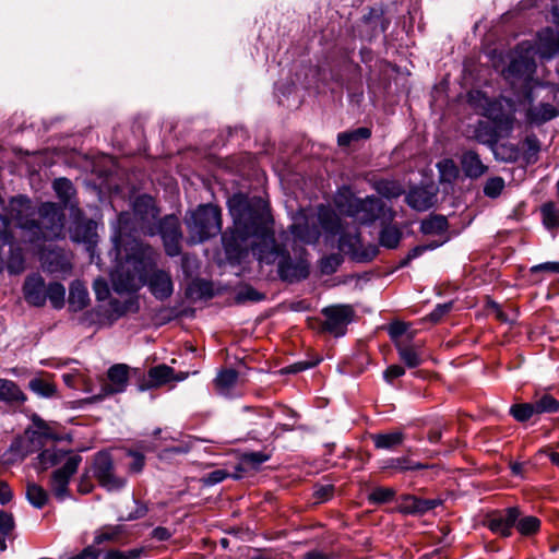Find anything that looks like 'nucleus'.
Instances as JSON below:
<instances>
[{
	"label": "nucleus",
	"instance_id": "nucleus-1",
	"mask_svg": "<svg viewBox=\"0 0 559 559\" xmlns=\"http://www.w3.org/2000/svg\"><path fill=\"white\" fill-rule=\"evenodd\" d=\"M227 206L234 221L233 229L222 234L227 252L239 250L245 241L254 238L258 242L252 247L253 254L262 263L276 264L282 281L296 283L309 276L307 250L296 246L292 257L276 243L270 207L262 198L235 193L228 199Z\"/></svg>",
	"mask_w": 559,
	"mask_h": 559
},
{
	"label": "nucleus",
	"instance_id": "nucleus-2",
	"mask_svg": "<svg viewBox=\"0 0 559 559\" xmlns=\"http://www.w3.org/2000/svg\"><path fill=\"white\" fill-rule=\"evenodd\" d=\"M115 247L121 261L111 274L112 286L117 293L135 292L147 283L151 293L159 300L173 294L174 285L170 275L162 270L153 271L157 252L138 239L122 243L115 239Z\"/></svg>",
	"mask_w": 559,
	"mask_h": 559
},
{
	"label": "nucleus",
	"instance_id": "nucleus-3",
	"mask_svg": "<svg viewBox=\"0 0 559 559\" xmlns=\"http://www.w3.org/2000/svg\"><path fill=\"white\" fill-rule=\"evenodd\" d=\"M9 215L25 242L40 246L64 237L66 216L56 203L46 202L35 210L28 198L19 195L11 199Z\"/></svg>",
	"mask_w": 559,
	"mask_h": 559
},
{
	"label": "nucleus",
	"instance_id": "nucleus-4",
	"mask_svg": "<svg viewBox=\"0 0 559 559\" xmlns=\"http://www.w3.org/2000/svg\"><path fill=\"white\" fill-rule=\"evenodd\" d=\"M38 465L41 469L56 468L50 477L49 487L53 496L62 501L69 497V484L72 476L78 472L82 456L71 450L50 447L43 450L38 456Z\"/></svg>",
	"mask_w": 559,
	"mask_h": 559
},
{
	"label": "nucleus",
	"instance_id": "nucleus-5",
	"mask_svg": "<svg viewBox=\"0 0 559 559\" xmlns=\"http://www.w3.org/2000/svg\"><path fill=\"white\" fill-rule=\"evenodd\" d=\"M469 105L500 130L509 133L515 121V104L507 97L490 98L481 91L468 93Z\"/></svg>",
	"mask_w": 559,
	"mask_h": 559
},
{
	"label": "nucleus",
	"instance_id": "nucleus-6",
	"mask_svg": "<svg viewBox=\"0 0 559 559\" xmlns=\"http://www.w3.org/2000/svg\"><path fill=\"white\" fill-rule=\"evenodd\" d=\"M335 203L343 213L364 225H370L377 219L385 218L386 212H389L388 219L393 217L391 211H386L384 203L373 195L364 199L352 194L340 195Z\"/></svg>",
	"mask_w": 559,
	"mask_h": 559
},
{
	"label": "nucleus",
	"instance_id": "nucleus-7",
	"mask_svg": "<svg viewBox=\"0 0 559 559\" xmlns=\"http://www.w3.org/2000/svg\"><path fill=\"white\" fill-rule=\"evenodd\" d=\"M193 242H203L222 231V211L217 205L201 204L186 217Z\"/></svg>",
	"mask_w": 559,
	"mask_h": 559
},
{
	"label": "nucleus",
	"instance_id": "nucleus-8",
	"mask_svg": "<svg viewBox=\"0 0 559 559\" xmlns=\"http://www.w3.org/2000/svg\"><path fill=\"white\" fill-rule=\"evenodd\" d=\"M32 421L33 426L25 430L24 436L14 440L11 444V450L15 451L21 459L39 451L46 445L48 440H63V438L53 432L49 425L39 416L33 415Z\"/></svg>",
	"mask_w": 559,
	"mask_h": 559
},
{
	"label": "nucleus",
	"instance_id": "nucleus-9",
	"mask_svg": "<svg viewBox=\"0 0 559 559\" xmlns=\"http://www.w3.org/2000/svg\"><path fill=\"white\" fill-rule=\"evenodd\" d=\"M142 231L147 236L159 235L167 255L177 257L180 254L182 231L179 218L176 215H166L153 225L143 226Z\"/></svg>",
	"mask_w": 559,
	"mask_h": 559
},
{
	"label": "nucleus",
	"instance_id": "nucleus-10",
	"mask_svg": "<svg viewBox=\"0 0 559 559\" xmlns=\"http://www.w3.org/2000/svg\"><path fill=\"white\" fill-rule=\"evenodd\" d=\"M324 321L322 330L335 337L346 334L348 324L354 320L355 310L350 305H333L321 310Z\"/></svg>",
	"mask_w": 559,
	"mask_h": 559
},
{
	"label": "nucleus",
	"instance_id": "nucleus-11",
	"mask_svg": "<svg viewBox=\"0 0 559 559\" xmlns=\"http://www.w3.org/2000/svg\"><path fill=\"white\" fill-rule=\"evenodd\" d=\"M521 511L518 507H509L488 512L484 519V525L493 534L508 538L512 535Z\"/></svg>",
	"mask_w": 559,
	"mask_h": 559
},
{
	"label": "nucleus",
	"instance_id": "nucleus-12",
	"mask_svg": "<svg viewBox=\"0 0 559 559\" xmlns=\"http://www.w3.org/2000/svg\"><path fill=\"white\" fill-rule=\"evenodd\" d=\"M338 248L341 251L349 254L354 260L358 262L371 261L378 254V248L374 246H369L366 249H361L360 235L356 227L352 230L341 233L338 239Z\"/></svg>",
	"mask_w": 559,
	"mask_h": 559
},
{
	"label": "nucleus",
	"instance_id": "nucleus-13",
	"mask_svg": "<svg viewBox=\"0 0 559 559\" xmlns=\"http://www.w3.org/2000/svg\"><path fill=\"white\" fill-rule=\"evenodd\" d=\"M94 475L107 490H119L127 484L126 478L114 473V463L108 453L100 452L95 456Z\"/></svg>",
	"mask_w": 559,
	"mask_h": 559
},
{
	"label": "nucleus",
	"instance_id": "nucleus-14",
	"mask_svg": "<svg viewBox=\"0 0 559 559\" xmlns=\"http://www.w3.org/2000/svg\"><path fill=\"white\" fill-rule=\"evenodd\" d=\"M535 96L533 88H530L524 96L527 104L525 112L526 121L531 124L540 126L559 116V109L550 103L534 104Z\"/></svg>",
	"mask_w": 559,
	"mask_h": 559
},
{
	"label": "nucleus",
	"instance_id": "nucleus-15",
	"mask_svg": "<svg viewBox=\"0 0 559 559\" xmlns=\"http://www.w3.org/2000/svg\"><path fill=\"white\" fill-rule=\"evenodd\" d=\"M441 504V499H423L414 495H402L397 499L396 510L405 515L419 516Z\"/></svg>",
	"mask_w": 559,
	"mask_h": 559
},
{
	"label": "nucleus",
	"instance_id": "nucleus-16",
	"mask_svg": "<svg viewBox=\"0 0 559 559\" xmlns=\"http://www.w3.org/2000/svg\"><path fill=\"white\" fill-rule=\"evenodd\" d=\"M406 203L416 211H427L437 202V190L433 187H415L409 190Z\"/></svg>",
	"mask_w": 559,
	"mask_h": 559
},
{
	"label": "nucleus",
	"instance_id": "nucleus-17",
	"mask_svg": "<svg viewBox=\"0 0 559 559\" xmlns=\"http://www.w3.org/2000/svg\"><path fill=\"white\" fill-rule=\"evenodd\" d=\"M46 288L45 281L40 275L27 276L23 285L25 300L35 307L44 306L47 300Z\"/></svg>",
	"mask_w": 559,
	"mask_h": 559
},
{
	"label": "nucleus",
	"instance_id": "nucleus-18",
	"mask_svg": "<svg viewBox=\"0 0 559 559\" xmlns=\"http://www.w3.org/2000/svg\"><path fill=\"white\" fill-rule=\"evenodd\" d=\"M537 53L543 59H551L559 53V32L546 27L537 34Z\"/></svg>",
	"mask_w": 559,
	"mask_h": 559
},
{
	"label": "nucleus",
	"instance_id": "nucleus-19",
	"mask_svg": "<svg viewBox=\"0 0 559 559\" xmlns=\"http://www.w3.org/2000/svg\"><path fill=\"white\" fill-rule=\"evenodd\" d=\"M134 215L142 222L143 226L153 225L159 214V210L155 205V201L147 194L139 195L133 202Z\"/></svg>",
	"mask_w": 559,
	"mask_h": 559
},
{
	"label": "nucleus",
	"instance_id": "nucleus-20",
	"mask_svg": "<svg viewBox=\"0 0 559 559\" xmlns=\"http://www.w3.org/2000/svg\"><path fill=\"white\" fill-rule=\"evenodd\" d=\"M460 162L464 175L469 179H478L488 170V166L481 162L478 153L473 150L463 152Z\"/></svg>",
	"mask_w": 559,
	"mask_h": 559
},
{
	"label": "nucleus",
	"instance_id": "nucleus-21",
	"mask_svg": "<svg viewBox=\"0 0 559 559\" xmlns=\"http://www.w3.org/2000/svg\"><path fill=\"white\" fill-rule=\"evenodd\" d=\"M109 384L104 388L106 393L116 394L126 390L129 381V367L124 364H116L107 371Z\"/></svg>",
	"mask_w": 559,
	"mask_h": 559
},
{
	"label": "nucleus",
	"instance_id": "nucleus-22",
	"mask_svg": "<svg viewBox=\"0 0 559 559\" xmlns=\"http://www.w3.org/2000/svg\"><path fill=\"white\" fill-rule=\"evenodd\" d=\"M95 226L92 221L75 217L73 225L70 227V238L74 242L92 245L95 242Z\"/></svg>",
	"mask_w": 559,
	"mask_h": 559
},
{
	"label": "nucleus",
	"instance_id": "nucleus-23",
	"mask_svg": "<svg viewBox=\"0 0 559 559\" xmlns=\"http://www.w3.org/2000/svg\"><path fill=\"white\" fill-rule=\"evenodd\" d=\"M52 188L64 207H69L72 212L76 210L78 214L81 215V211L78 209V202L73 200L75 197V188L69 179L63 177L55 179Z\"/></svg>",
	"mask_w": 559,
	"mask_h": 559
},
{
	"label": "nucleus",
	"instance_id": "nucleus-24",
	"mask_svg": "<svg viewBox=\"0 0 559 559\" xmlns=\"http://www.w3.org/2000/svg\"><path fill=\"white\" fill-rule=\"evenodd\" d=\"M239 374L235 369H224L214 379L216 392L224 397H234V390L238 383Z\"/></svg>",
	"mask_w": 559,
	"mask_h": 559
},
{
	"label": "nucleus",
	"instance_id": "nucleus-25",
	"mask_svg": "<svg viewBox=\"0 0 559 559\" xmlns=\"http://www.w3.org/2000/svg\"><path fill=\"white\" fill-rule=\"evenodd\" d=\"M174 369L167 365H158L152 367L147 372V379L140 384V390L144 391L152 388L160 386L173 379Z\"/></svg>",
	"mask_w": 559,
	"mask_h": 559
},
{
	"label": "nucleus",
	"instance_id": "nucleus-26",
	"mask_svg": "<svg viewBox=\"0 0 559 559\" xmlns=\"http://www.w3.org/2000/svg\"><path fill=\"white\" fill-rule=\"evenodd\" d=\"M26 400V395L14 381L0 378V401L21 405Z\"/></svg>",
	"mask_w": 559,
	"mask_h": 559
},
{
	"label": "nucleus",
	"instance_id": "nucleus-27",
	"mask_svg": "<svg viewBox=\"0 0 559 559\" xmlns=\"http://www.w3.org/2000/svg\"><path fill=\"white\" fill-rule=\"evenodd\" d=\"M501 132L504 131L500 130L496 124L489 121H479L476 124L474 134L479 143L492 146L499 141Z\"/></svg>",
	"mask_w": 559,
	"mask_h": 559
},
{
	"label": "nucleus",
	"instance_id": "nucleus-28",
	"mask_svg": "<svg viewBox=\"0 0 559 559\" xmlns=\"http://www.w3.org/2000/svg\"><path fill=\"white\" fill-rule=\"evenodd\" d=\"M426 467H427V465L419 463V462H414L406 456L391 457V459L384 460L380 466V468L383 471L392 469V471H396V472L419 471V469H424Z\"/></svg>",
	"mask_w": 559,
	"mask_h": 559
},
{
	"label": "nucleus",
	"instance_id": "nucleus-29",
	"mask_svg": "<svg viewBox=\"0 0 559 559\" xmlns=\"http://www.w3.org/2000/svg\"><path fill=\"white\" fill-rule=\"evenodd\" d=\"M90 301L88 292L86 287L79 281H75L70 286L69 292V306L73 311L84 309Z\"/></svg>",
	"mask_w": 559,
	"mask_h": 559
},
{
	"label": "nucleus",
	"instance_id": "nucleus-30",
	"mask_svg": "<svg viewBox=\"0 0 559 559\" xmlns=\"http://www.w3.org/2000/svg\"><path fill=\"white\" fill-rule=\"evenodd\" d=\"M373 188L385 199H396L404 193V187L397 180L381 179L374 182Z\"/></svg>",
	"mask_w": 559,
	"mask_h": 559
},
{
	"label": "nucleus",
	"instance_id": "nucleus-31",
	"mask_svg": "<svg viewBox=\"0 0 559 559\" xmlns=\"http://www.w3.org/2000/svg\"><path fill=\"white\" fill-rule=\"evenodd\" d=\"M374 447L381 450H392L404 441V435L401 431L388 433H377L372 436Z\"/></svg>",
	"mask_w": 559,
	"mask_h": 559
},
{
	"label": "nucleus",
	"instance_id": "nucleus-32",
	"mask_svg": "<svg viewBox=\"0 0 559 559\" xmlns=\"http://www.w3.org/2000/svg\"><path fill=\"white\" fill-rule=\"evenodd\" d=\"M448 221L442 215H431L420 224V230L425 235H442L448 229Z\"/></svg>",
	"mask_w": 559,
	"mask_h": 559
},
{
	"label": "nucleus",
	"instance_id": "nucleus-33",
	"mask_svg": "<svg viewBox=\"0 0 559 559\" xmlns=\"http://www.w3.org/2000/svg\"><path fill=\"white\" fill-rule=\"evenodd\" d=\"M542 221L546 229L559 228V205L548 201L540 206Z\"/></svg>",
	"mask_w": 559,
	"mask_h": 559
},
{
	"label": "nucleus",
	"instance_id": "nucleus-34",
	"mask_svg": "<svg viewBox=\"0 0 559 559\" xmlns=\"http://www.w3.org/2000/svg\"><path fill=\"white\" fill-rule=\"evenodd\" d=\"M540 152V141L536 134L531 133L523 141V159L526 164L532 165L538 160Z\"/></svg>",
	"mask_w": 559,
	"mask_h": 559
},
{
	"label": "nucleus",
	"instance_id": "nucleus-35",
	"mask_svg": "<svg viewBox=\"0 0 559 559\" xmlns=\"http://www.w3.org/2000/svg\"><path fill=\"white\" fill-rule=\"evenodd\" d=\"M396 349L400 359L407 366L408 368H415L421 364V358L416 350L415 346L408 343H397Z\"/></svg>",
	"mask_w": 559,
	"mask_h": 559
},
{
	"label": "nucleus",
	"instance_id": "nucleus-36",
	"mask_svg": "<svg viewBox=\"0 0 559 559\" xmlns=\"http://www.w3.org/2000/svg\"><path fill=\"white\" fill-rule=\"evenodd\" d=\"M28 389L36 395L45 399L52 397L57 393V386L55 383L39 377L29 380Z\"/></svg>",
	"mask_w": 559,
	"mask_h": 559
},
{
	"label": "nucleus",
	"instance_id": "nucleus-37",
	"mask_svg": "<svg viewBox=\"0 0 559 559\" xmlns=\"http://www.w3.org/2000/svg\"><path fill=\"white\" fill-rule=\"evenodd\" d=\"M370 136L371 130L366 127H360L352 131L338 133L337 143L340 146H349L352 143L358 142L360 140H367Z\"/></svg>",
	"mask_w": 559,
	"mask_h": 559
},
{
	"label": "nucleus",
	"instance_id": "nucleus-38",
	"mask_svg": "<svg viewBox=\"0 0 559 559\" xmlns=\"http://www.w3.org/2000/svg\"><path fill=\"white\" fill-rule=\"evenodd\" d=\"M26 498L33 507L41 509L48 501V493L41 486L28 483L26 486Z\"/></svg>",
	"mask_w": 559,
	"mask_h": 559
},
{
	"label": "nucleus",
	"instance_id": "nucleus-39",
	"mask_svg": "<svg viewBox=\"0 0 559 559\" xmlns=\"http://www.w3.org/2000/svg\"><path fill=\"white\" fill-rule=\"evenodd\" d=\"M123 533L121 525H106L95 533L94 545L105 542H118Z\"/></svg>",
	"mask_w": 559,
	"mask_h": 559
},
{
	"label": "nucleus",
	"instance_id": "nucleus-40",
	"mask_svg": "<svg viewBox=\"0 0 559 559\" xmlns=\"http://www.w3.org/2000/svg\"><path fill=\"white\" fill-rule=\"evenodd\" d=\"M532 403L536 415L554 414L559 412V401L550 394H543Z\"/></svg>",
	"mask_w": 559,
	"mask_h": 559
},
{
	"label": "nucleus",
	"instance_id": "nucleus-41",
	"mask_svg": "<svg viewBox=\"0 0 559 559\" xmlns=\"http://www.w3.org/2000/svg\"><path fill=\"white\" fill-rule=\"evenodd\" d=\"M289 231L296 240L304 243H310L317 239V233L312 230L307 223H294L289 226Z\"/></svg>",
	"mask_w": 559,
	"mask_h": 559
},
{
	"label": "nucleus",
	"instance_id": "nucleus-42",
	"mask_svg": "<svg viewBox=\"0 0 559 559\" xmlns=\"http://www.w3.org/2000/svg\"><path fill=\"white\" fill-rule=\"evenodd\" d=\"M46 292L47 299H49L53 308L60 309L63 307L66 289L62 284L51 282L47 285Z\"/></svg>",
	"mask_w": 559,
	"mask_h": 559
},
{
	"label": "nucleus",
	"instance_id": "nucleus-43",
	"mask_svg": "<svg viewBox=\"0 0 559 559\" xmlns=\"http://www.w3.org/2000/svg\"><path fill=\"white\" fill-rule=\"evenodd\" d=\"M402 234L394 226H384L380 233V243L388 249H394L399 246Z\"/></svg>",
	"mask_w": 559,
	"mask_h": 559
},
{
	"label": "nucleus",
	"instance_id": "nucleus-44",
	"mask_svg": "<svg viewBox=\"0 0 559 559\" xmlns=\"http://www.w3.org/2000/svg\"><path fill=\"white\" fill-rule=\"evenodd\" d=\"M509 413L519 423H525L536 415L533 403L513 404Z\"/></svg>",
	"mask_w": 559,
	"mask_h": 559
},
{
	"label": "nucleus",
	"instance_id": "nucleus-45",
	"mask_svg": "<svg viewBox=\"0 0 559 559\" xmlns=\"http://www.w3.org/2000/svg\"><path fill=\"white\" fill-rule=\"evenodd\" d=\"M519 533L525 536L536 534L540 528V520L534 515L519 518L515 525Z\"/></svg>",
	"mask_w": 559,
	"mask_h": 559
},
{
	"label": "nucleus",
	"instance_id": "nucleus-46",
	"mask_svg": "<svg viewBox=\"0 0 559 559\" xmlns=\"http://www.w3.org/2000/svg\"><path fill=\"white\" fill-rule=\"evenodd\" d=\"M396 491L391 487H376L368 495V501L372 504H382L392 501Z\"/></svg>",
	"mask_w": 559,
	"mask_h": 559
},
{
	"label": "nucleus",
	"instance_id": "nucleus-47",
	"mask_svg": "<svg viewBox=\"0 0 559 559\" xmlns=\"http://www.w3.org/2000/svg\"><path fill=\"white\" fill-rule=\"evenodd\" d=\"M319 219L322 228L326 233L336 235L341 231V219L335 213L331 211L321 212L319 215Z\"/></svg>",
	"mask_w": 559,
	"mask_h": 559
},
{
	"label": "nucleus",
	"instance_id": "nucleus-48",
	"mask_svg": "<svg viewBox=\"0 0 559 559\" xmlns=\"http://www.w3.org/2000/svg\"><path fill=\"white\" fill-rule=\"evenodd\" d=\"M342 263L343 257L340 253H331L320 260L319 269L323 275H331L337 271Z\"/></svg>",
	"mask_w": 559,
	"mask_h": 559
},
{
	"label": "nucleus",
	"instance_id": "nucleus-49",
	"mask_svg": "<svg viewBox=\"0 0 559 559\" xmlns=\"http://www.w3.org/2000/svg\"><path fill=\"white\" fill-rule=\"evenodd\" d=\"M24 255L20 248H10V257L7 262V269L11 274H20L24 271Z\"/></svg>",
	"mask_w": 559,
	"mask_h": 559
},
{
	"label": "nucleus",
	"instance_id": "nucleus-50",
	"mask_svg": "<svg viewBox=\"0 0 559 559\" xmlns=\"http://www.w3.org/2000/svg\"><path fill=\"white\" fill-rule=\"evenodd\" d=\"M504 187V179L502 177L496 176L486 180L483 192L487 198L496 199L502 193Z\"/></svg>",
	"mask_w": 559,
	"mask_h": 559
},
{
	"label": "nucleus",
	"instance_id": "nucleus-51",
	"mask_svg": "<svg viewBox=\"0 0 559 559\" xmlns=\"http://www.w3.org/2000/svg\"><path fill=\"white\" fill-rule=\"evenodd\" d=\"M532 71L531 62L525 58H515L508 66L507 73L509 76H520Z\"/></svg>",
	"mask_w": 559,
	"mask_h": 559
},
{
	"label": "nucleus",
	"instance_id": "nucleus-52",
	"mask_svg": "<svg viewBox=\"0 0 559 559\" xmlns=\"http://www.w3.org/2000/svg\"><path fill=\"white\" fill-rule=\"evenodd\" d=\"M13 236L10 231V219L0 214V247L11 245ZM0 271H2V261L0 260Z\"/></svg>",
	"mask_w": 559,
	"mask_h": 559
},
{
	"label": "nucleus",
	"instance_id": "nucleus-53",
	"mask_svg": "<svg viewBox=\"0 0 559 559\" xmlns=\"http://www.w3.org/2000/svg\"><path fill=\"white\" fill-rule=\"evenodd\" d=\"M271 457L270 454L257 451V452H246L242 454V462L251 465L252 467H258L262 463L269 461Z\"/></svg>",
	"mask_w": 559,
	"mask_h": 559
},
{
	"label": "nucleus",
	"instance_id": "nucleus-54",
	"mask_svg": "<svg viewBox=\"0 0 559 559\" xmlns=\"http://www.w3.org/2000/svg\"><path fill=\"white\" fill-rule=\"evenodd\" d=\"M334 495V486L333 485H320L314 487L313 497L316 498V502L322 503L330 500Z\"/></svg>",
	"mask_w": 559,
	"mask_h": 559
},
{
	"label": "nucleus",
	"instance_id": "nucleus-55",
	"mask_svg": "<svg viewBox=\"0 0 559 559\" xmlns=\"http://www.w3.org/2000/svg\"><path fill=\"white\" fill-rule=\"evenodd\" d=\"M132 304V300L120 301L118 299H111L109 301V310L116 318H119L130 310Z\"/></svg>",
	"mask_w": 559,
	"mask_h": 559
},
{
	"label": "nucleus",
	"instance_id": "nucleus-56",
	"mask_svg": "<svg viewBox=\"0 0 559 559\" xmlns=\"http://www.w3.org/2000/svg\"><path fill=\"white\" fill-rule=\"evenodd\" d=\"M439 169H440L441 176L449 181L451 179H455L459 174L457 167L454 165L453 160H451V159H445L444 162L440 163Z\"/></svg>",
	"mask_w": 559,
	"mask_h": 559
},
{
	"label": "nucleus",
	"instance_id": "nucleus-57",
	"mask_svg": "<svg viewBox=\"0 0 559 559\" xmlns=\"http://www.w3.org/2000/svg\"><path fill=\"white\" fill-rule=\"evenodd\" d=\"M452 309V302L439 304L436 308L427 316V319L433 323L439 322L444 314L450 312Z\"/></svg>",
	"mask_w": 559,
	"mask_h": 559
},
{
	"label": "nucleus",
	"instance_id": "nucleus-58",
	"mask_svg": "<svg viewBox=\"0 0 559 559\" xmlns=\"http://www.w3.org/2000/svg\"><path fill=\"white\" fill-rule=\"evenodd\" d=\"M14 527V520L12 514L0 511V534L2 536L9 535Z\"/></svg>",
	"mask_w": 559,
	"mask_h": 559
},
{
	"label": "nucleus",
	"instance_id": "nucleus-59",
	"mask_svg": "<svg viewBox=\"0 0 559 559\" xmlns=\"http://www.w3.org/2000/svg\"><path fill=\"white\" fill-rule=\"evenodd\" d=\"M229 474L225 469H215L209 474H206L203 478V481L207 486H213L218 483L225 480Z\"/></svg>",
	"mask_w": 559,
	"mask_h": 559
},
{
	"label": "nucleus",
	"instance_id": "nucleus-60",
	"mask_svg": "<svg viewBox=\"0 0 559 559\" xmlns=\"http://www.w3.org/2000/svg\"><path fill=\"white\" fill-rule=\"evenodd\" d=\"M264 295L252 287H246L238 294V299L241 301H261Z\"/></svg>",
	"mask_w": 559,
	"mask_h": 559
},
{
	"label": "nucleus",
	"instance_id": "nucleus-61",
	"mask_svg": "<svg viewBox=\"0 0 559 559\" xmlns=\"http://www.w3.org/2000/svg\"><path fill=\"white\" fill-rule=\"evenodd\" d=\"M129 455L132 457L130 463V471L133 473H140L145 465V456L138 451H130Z\"/></svg>",
	"mask_w": 559,
	"mask_h": 559
},
{
	"label": "nucleus",
	"instance_id": "nucleus-62",
	"mask_svg": "<svg viewBox=\"0 0 559 559\" xmlns=\"http://www.w3.org/2000/svg\"><path fill=\"white\" fill-rule=\"evenodd\" d=\"M404 374H405L404 367H402L400 365H391L384 370L383 378L386 382L392 383L394 379L400 378Z\"/></svg>",
	"mask_w": 559,
	"mask_h": 559
},
{
	"label": "nucleus",
	"instance_id": "nucleus-63",
	"mask_svg": "<svg viewBox=\"0 0 559 559\" xmlns=\"http://www.w3.org/2000/svg\"><path fill=\"white\" fill-rule=\"evenodd\" d=\"M93 288L98 300H104L109 295V287L104 278H96Z\"/></svg>",
	"mask_w": 559,
	"mask_h": 559
},
{
	"label": "nucleus",
	"instance_id": "nucleus-64",
	"mask_svg": "<svg viewBox=\"0 0 559 559\" xmlns=\"http://www.w3.org/2000/svg\"><path fill=\"white\" fill-rule=\"evenodd\" d=\"M539 272L559 273V262H545L537 265H533L530 269L531 274H537Z\"/></svg>",
	"mask_w": 559,
	"mask_h": 559
}]
</instances>
